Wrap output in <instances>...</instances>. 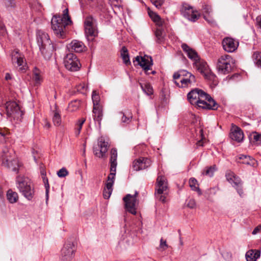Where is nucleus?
<instances>
[{
  "label": "nucleus",
  "instance_id": "1",
  "mask_svg": "<svg viewBox=\"0 0 261 261\" xmlns=\"http://www.w3.org/2000/svg\"><path fill=\"white\" fill-rule=\"evenodd\" d=\"M187 98L191 104L196 105L202 109L215 110L218 105L211 96L203 90L195 88L187 95Z\"/></svg>",
  "mask_w": 261,
  "mask_h": 261
},
{
  "label": "nucleus",
  "instance_id": "2",
  "mask_svg": "<svg viewBox=\"0 0 261 261\" xmlns=\"http://www.w3.org/2000/svg\"><path fill=\"white\" fill-rule=\"evenodd\" d=\"M72 23L68 15V9L63 11V17L55 15L51 21V29L55 36L60 39L66 38V27Z\"/></svg>",
  "mask_w": 261,
  "mask_h": 261
},
{
  "label": "nucleus",
  "instance_id": "3",
  "mask_svg": "<svg viewBox=\"0 0 261 261\" xmlns=\"http://www.w3.org/2000/svg\"><path fill=\"white\" fill-rule=\"evenodd\" d=\"M36 37L42 55L45 59L49 60L51 57L55 49L48 35L43 31L37 30Z\"/></svg>",
  "mask_w": 261,
  "mask_h": 261
},
{
  "label": "nucleus",
  "instance_id": "4",
  "mask_svg": "<svg viewBox=\"0 0 261 261\" xmlns=\"http://www.w3.org/2000/svg\"><path fill=\"white\" fill-rule=\"evenodd\" d=\"M16 182L20 193L28 200H32L35 191L30 179L26 177H17Z\"/></svg>",
  "mask_w": 261,
  "mask_h": 261
},
{
  "label": "nucleus",
  "instance_id": "5",
  "mask_svg": "<svg viewBox=\"0 0 261 261\" xmlns=\"http://www.w3.org/2000/svg\"><path fill=\"white\" fill-rule=\"evenodd\" d=\"M2 164L13 171L17 172L19 164L17 159L15 158L13 150L5 147L3 149Z\"/></svg>",
  "mask_w": 261,
  "mask_h": 261
},
{
  "label": "nucleus",
  "instance_id": "6",
  "mask_svg": "<svg viewBox=\"0 0 261 261\" xmlns=\"http://www.w3.org/2000/svg\"><path fill=\"white\" fill-rule=\"evenodd\" d=\"M156 188L155 195L159 200L163 202H166V195L167 194V183L164 176H158L156 179Z\"/></svg>",
  "mask_w": 261,
  "mask_h": 261
},
{
  "label": "nucleus",
  "instance_id": "7",
  "mask_svg": "<svg viewBox=\"0 0 261 261\" xmlns=\"http://www.w3.org/2000/svg\"><path fill=\"white\" fill-rule=\"evenodd\" d=\"M138 195V192L137 191H135L134 195L127 194L123 198L125 203V210L134 215H135L137 214L136 210L138 205V201L137 199Z\"/></svg>",
  "mask_w": 261,
  "mask_h": 261
},
{
  "label": "nucleus",
  "instance_id": "8",
  "mask_svg": "<svg viewBox=\"0 0 261 261\" xmlns=\"http://www.w3.org/2000/svg\"><path fill=\"white\" fill-rule=\"evenodd\" d=\"M84 28L87 37H94L97 35L96 20L92 15L86 17L84 21Z\"/></svg>",
  "mask_w": 261,
  "mask_h": 261
},
{
  "label": "nucleus",
  "instance_id": "9",
  "mask_svg": "<svg viewBox=\"0 0 261 261\" xmlns=\"http://www.w3.org/2000/svg\"><path fill=\"white\" fill-rule=\"evenodd\" d=\"M75 251V245L73 241L68 240L61 250L62 261H70Z\"/></svg>",
  "mask_w": 261,
  "mask_h": 261
},
{
  "label": "nucleus",
  "instance_id": "10",
  "mask_svg": "<svg viewBox=\"0 0 261 261\" xmlns=\"http://www.w3.org/2000/svg\"><path fill=\"white\" fill-rule=\"evenodd\" d=\"M6 111L9 117H13L14 119L18 118L22 115L18 105L15 101H9L6 103Z\"/></svg>",
  "mask_w": 261,
  "mask_h": 261
},
{
  "label": "nucleus",
  "instance_id": "11",
  "mask_svg": "<svg viewBox=\"0 0 261 261\" xmlns=\"http://www.w3.org/2000/svg\"><path fill=\"white\" fill-rule=\"evenodd\" d=\"M108 147V142L103 137H100L98 140V148L94 147L93 152L96 156L102 158L107 152Z\"/></svg>",
  "mask_w": 261,
  "mask_h": 261
},
{
  "label": "nucleus",
  "instance_id": "12",
  "mask_svg": "<svg viewBox=\"0 0 261 261\" xmlns=\"http://www.w3.org/2000/svg\"><path fill=\"white\" fill-rule=\"evenodd\" d=\"M226 177L228 181L237 189L238 193L240 196L243 194V190L241 188L242 182L241 179L236 176L234 173L229 171L226 174Z\"/></svg>",
  "mask_w": 261,
  "mask_h": 261
},
{
  "label": "nucleus",
  "instance_id": "13",
  "mask_svg": "<svg viewBox=\"0 0 261 261\" xmlns=\"http://www.w3.org/2000/svg\"><path fill=\"white\" fill-rule=\"evenodd\" d=\"M224 49L228 53L234 51L238 47L239 42L230 37H225L222 41Z\"/></svg>",
  "mask_w": 261,
  "mask_h": 261
},
{
  "label": "nucleus",
  "instance_id": "14",
  "mask_svg": "<svg viewBox=\"0 0 261 261\" xmlns=\"http://www.w3.org/2000/svg\"><path fill=\"white\" fill-rule=\"evenodd\" d=\"M151 165V161L147 158H140L134 161L133 168L135 171L143 170L149 167Z\"/></svg>",
  "mask_w": 261,
  "mask_h": 261
},
{
  "label": "nucleus",
  "instance_id": "15",
  "mask_svg": "<svg viewBox=\"0 0 261 261\" xmlns=\"http://www.w3.org/2000/svg\"><path fill=\"white\" fill-rule=\"evenodd\" d=\"M115 178V175H114V174H110L108 177L107 181L103 191V196L105 199H109L111 195Z\"/></svg>",
  "mask_w": 261,
  "mask_h": 261
},
{
  "label": "nucleus",
  "instance_id": "16",
  "mask_svg": "<svg viewBox=\"0 0 261 261\" xmlns=\"http://www.w3.org/2000/svg\"><path fill=\"white\" fill-rule=\"evenodd\" d=\"M229 137L231 140L240 143L243 141L244 135L241 128L235 125H233L230 130Z\"/></svg>",
  "mask_w": 261,
  "mask_h": 261
},
{
  "label": "nucleus",
  "instance_id": "17",
  "mask_svg": "<svg viewBox=\"0 0 261 261\" xmlns=\"http://www.w3.org/2000/svg\"><path fill=\"white\" fill-rule=\"evenodd\" d=\"M11 61L13 64H16L17 65H26V60L24 55L19 52L18 49H15L11 53Z\"/></svg>",
  "mask_w": 261,
  "mask_h": 261
},
{
  "label": "nucleus",
  "instance_id": "18",
  "mask_svg": "<svg viewBox=\"0 0 261 261\" xmlns=\"http://www.w3.org/2000/svg\"><path fill=\"white\" fill-rule=\"evenodd\" d=\"M134 65H152L153 61L151 56L145 55L137 56L133 59Z\"/></svg>",
  "mask_w": 261,
  "mask_h": 261
},
{
  "label": "nucleus",
  "instance_id": "19",
  "mask_svg": "<svg viewBox=\"0 0 261 261\" xmlns=\"http://www.w3.org/2000/svg\"><path fill=\"white\" fill-rule=\"evenodd\" d=\"M67 48L71 51L82 53L85 50L86 47L84 44L79 40H74L66 46Z\"/></svg>",
  "mask_w": 261,
  "mask_h": 261
},
{
  "label": "nucleus",
  "instance_id": "20",
  "mask_svg": "<svg viewBox=\"0 0 261 261\" xmlns=\"http://www.w3.org/2000/svg\"><path fill=\"white\" fill-rule=\"evenodd\" d=\"M182 14L185 18L193 22L197 20L199 17L198 12L194 11L191 7H185V9L182 10Z\"/></svg>",
  "mask_w": 261,
  "mask_h": 261
},
{
  "label": "nucleus",
  "instance_id": "21",
  "mask_svg": "<svg viewBox=\"0 0 261 261\" xmlns=\"http://www.w3.org/2000/svg\"><path fill=\"white\" fill-rule=\"evenodd\" d=\"M197 70L204 77V78L209 81H214L216 76L212 72L209 66H197Z\"/></svg>",
  "mask_w": 261,
  "mask_h": 261
},
{
  "label": "nucleus",
  "instance_id": "22",
  "mask_svg": "<svg viewBox=\"0 0 261 261\" xmlns=\"http://www.w3.org/2000/svg\"><path fill=\"white\" fill-rule=\"evenodd\" d=\"M64 65H82L79 59L73 53L66 55L64 58Z\"/></svg>",
  "mask_w": 261,
  "mask_h": 261
},
{
  "label": "nucleus",
  "instance_id": "23",
  "mask_svg": "<svg viewBox=\"0 0 261 261\" xmlns=\"http://www.w3.org/2000/svg\"><path fill=\"white\" fill-rule=\"evenodd\" d=\"M188 58L194 61L193 65H205L206 62L200 58L197 53L193 49H191L187 54Z\"/></svg>",
  "mask_w": 261,
  "mask_h": 261
},
{
  "label": "nucleus",
  "instance_id": "24",
  "mask_svg": "<svg viewBox=\"0 0 261 261\" xmlns=\"http://www.w3.org/2000/svg\"><path fill=\"white\" fill-rule=\"evenodd\" d=\"M117 151L116 149L113 148L111 150V157H110V173L114 174V175H116V167L117 165Z\"/></svg>",
  "mask_w": 261,
  "mask_h": 261
},
{
  "label": "nucleus",
  "instance_id": "25",
  "mask_svg": "<svg viewBox=\"0 0 261 261\" xmlns=\"http://www.w3.org/2000/svg\"><path fill=\"white\" fill-rule=\"evenodd\" d=\"M196 82L195 77L193 74H190L189 77H182L179 83H180V87H188Z\"/></svg>",
  "mask_w": 261,
  "mask_h": 261
},
{
  "label": "nucleus",
  "instance_id": "26",
  "mask_svg": "<svg viewBox=\"0 0 261 261\" xmlns=\"http://www.w3.org/2000/svg\"><path fill=\"white\" fill-rule=\"evenodd\" d=\"M190 74H192L184 70L175 72L173 75V82L177 87H180V83L177 81V80H180L182 77H189Z\"/></svg>",
  "mask_w": 261,
  "mask_h": 261
},
{
  "label": "nucleus",
  "instance_id": "27",
  "mask_svg": "<svg viewBox=\"0 0 261 261\" xmlns=\"http://www.w3.org/2000/svg\"><path fill=\"white\" fill-rule=\"evenodd\" d=\"M93 117L95 121L98 123L99 127L101 126V121L103 117L102 110L101 107H93Z\"/></svg>",
  "mask_w": 261,
  "mask_h": 261
},
{
  "label": "nucleus",
  "instance_id": "28",
  "mask_svg": "<svg viewBox=\"0 0 261 261\" xmlns=\"http://www.w3.org/2000/svg\"><path fill=\"white\" fill-rule=\"evenodd\" d=\"M260 252L257 250H250L246 253V258L247 261H256L259 257Z\"/></svg>",
  "mask_w": 261,
  "mask_h": 261
},
{
  "label": "nucleus",
  "instance_id": "29",
  "mask_svg": "<svg viewBox=\"0 0 261 261\" xmlns=\"http://www.w3.org/2000/svg\"><path fill=\"white\" fill-rule=\"evenodd\" d=\"M250 142L254 145L261 144V134L253 132L249 136Z\"/></svg>",
  "mask_w": 261,
  "mask_h": 261
},
{
  "label": "nucleus",
  "instance_id": "30",
  "mask_svg": "<svg viewBox=\"0 0 261 261\" xmlns=\"http://www.w3.org/2000/svg\"><path fill=\"white\" fill-rule=\"evenodd\" d=\"M120 57L124 64L126 65L130 64L128 50L125 46H123L121 48L120 50Z\"/></svg>",
  "mask_w": 261,
  "mask_h": 261
},
{
  "label": "nucleus",
  "instance_id": "31",
  "mask_svg": "<svg viewBox=\"0 0 261 261\" xmlns=\"http://www.w3.org/2000/svg\"><path fill=\"white\" fill-rule=\"evenodd\" d=\"M33 80L35 81L36 85L40 84L42 80L41 72L36 66L33 70Z\"/></svg>",
  "mask_w": 261,
  "mask_h": 261
},
{
  "label": "nucleus",
  "instance_id": "32",
  "mask_svg": "<svg viewBox=\"0 0 261 261\" xmlns=\"http://www.w3.org/2000/svg\"><path fill=\"white\" fill-rule=\"evenodd\" d=\"M7 198L11 203H14L17 201L18 196L16 192L13 191L12 190H9L7 191Z\"/></svg>",
  "mask_w": 261,
  "mask_h": 261
},
{
  "label": "nucleus",
  "instance_id": "33",
  "mask_svg": "<svg viewBox=\"0 0 261 261\" xmlns=\"http://www.w3.org/2000/svg\"><path fill=\"white\" fill-rule=\"evenodd\" d=\"M189 184L191 190L197 192L199 195L201 194V192L198 187V182L195 178H190L189 179Z\"/></svg>",
  "mask_w": 261,
  "mask_h": 261
},
{
  "label": "nucleus",
  "instance_id": "34",
  "mask_svg": "<svg viewBox=\"0 0 261 261\" xmlns=\"http://www.w3.org/2000/svg\"><path fill=\"white\" fill-rule=\"evenodd\" d=\"M240 159L242 160V163L250 166H254L255 160L250 156L241 155Z\"/></svg>",
  "mask_w": 261,
  "mask_h": 261
},
{
  "label": "nucleus",
  "instance_id": "35",
  "mask_svg": "<svg viewBox=\"0 0 261 261\" xmlns=\"http://www.w3.org/2000/svg\"><path fill=\"white\" fill-rule=\"evenodd\" d=\"M155 35L156 38V41L158 43L162 42L164 40L165 32L162 28H158L155 32Z\"/></svg>",
  "mask_w": 261,
  "mask_h": 261
},
{
  "label": "nucleus",
  "instance_id": "36",
  "mask_svg": "<svg viewBox=\"0 0 261 261\" xmlns=\"http://www.w3.org/2000/svg\"><path fill=\"white\" fill-rule=\"evenodd\" d=\"M53 122L55 126H59L61 124V115L57 110L53 112Z\"/></svg>",
  "mask_w": 261,
  "mask_h": 261
},
{
  "label": "nucleus",
  "instance_id": "37",
  "mask_svg": "<svg viewBox=\"0 0 261 261\" xmlns=\"http://www.w3.org/2000/svg\"><path fill=\"white\" fill-rule=\"evenodd\" d=\"M140 87L143 92L147 95H151L153 94V89L149 84H143L140 83Z\"/></svg>",
  "mask_w": 261,
  "mask_h": 261
},
{
  "label": "nucleus",
  "instance_id": "38",
  "mask_svg": "<svg viewBox=\"0 0 261 261\" xmlns=\"http://www.w3.org/2000/svg\"><path fill=\"white\" fill-rule=\"evenodd\" d=\"M252 59L256 65H261V52L254 51L252 56Z\"/></svg>",
  "mask_w": 261,
  "mask_h": 261
},
{
  "label": "nucleus",
  "instance_id": "39",
  "mask_svg": "<svg viewBox=\"0 0 261 261\" xmlns=\"http://www.w3.org/2000/svg\"><path fill=\"white\" fill-rule=\"evenodd\" d=\"M217 170L216 165L206 167L203 172V174L208 176L209 177H212L214 175V173Z\"/></svg>",
  "mask_w": 261,
  "mask_h": 261
},
{
  "label": "nucleus",
  "instance_id": "40",
  "mask_svg": "<svg viewBox=\"0 0 261 261\" xmlns=\"http://www.w3.org/2000/svg\"><path fill=\"white\" fill-rule=\"evenodd\" d=\"M41 174L42 175V179L43 181L44 184L45 188V194H46V199H48V193H49V185L48 181V179L46 177L45 174L44 173V171H41Z\"/></svg>",
  "mask_w": 261,
  "mask_h": 261
},
{
  "label": "nucleus",
  "instance_id": "41",
  "mask_svg": "<svg viewBox=\"0 0 261 261\" xmlns=\"http://www.w3.org/2000/svg\"><path fill=\"white\" fill-rule=\"evenodd\" d=\"M80 107V101L75 100L71 101L68 105V110L69 112H74L76 111Z\"/></svg>",
  "mask_w": 261,
  "mask_h": 261
},
{
  "label": "nucleus",
  "instance_id": "42",
  "mask_svg": "<svg viewBox=\"0 0 261 261\" xmlns=\"http://www.w3.org/2000/svg\"><path fill=\"white\" fill-rule=\"evenodd\" d=\"M9 134V132L5 128H0V142H4L8 138Z\"/></svg>",
  "mask_w": 261,
  "mask_h": 261
},
{
  "label": "nucleus",
  "instance_id": "43",
  "mask_svg": "<svg viewBox=\"0 0 261 261\" xmlns=\"http://www.w3.org/2000/svg\"><path fill=\"white\" fill-rule=\"evenodd\" d=\"M217 69L219 73L225 74L231 70V66H217Z\"/></svg>",
  "mask_w": 261,
  "mask_h": 261
},
{
  "label": "nucleus",
  "instance_id": "44",
  "mask_svg": "<svg viewBox=\"0 0 261 261\" xmlns=\"http://www.w3.org/2000/svg\"><path fill=\"white\" fill-rule=\"evenodd\" d=\"M92 99L93 102V107H100L98 105L99 96L95 91L92 92Z\"/></svg>",
  "mask_w": 261,
  "mask_h": 261
},
{
  "label": "nucleus",
  "instance_id": "45",
  "mask_svg": "<svg viewBox=\"0 0 261 261\" xmlns=\"http://www.w3.org/2000/svg\"><path fill=\"white\" fill-rule=\"evenodd\" d=\"M186 204L188 207L191 209H194L196 207V201L193 198L187 199L186 202Z\"/></svg>",
  "mask_w": 261,
  "mask_h": 261
},
{
  "label": "nucleus",
  "instance_id": "46",
  "mask_svg": "<svg viewBox=\"0 0 261 261\" xmlns=\"http://www.w3.org/2000/svg\"><path fill=\"white\" fill-rule=\"evenodd\" d=\"M145 148V145L144 144L136 146L134 148V153L136 155H139L143 151Z\"/></svg>",
  "mask_w": 261,
  "mask_h": 261
},
{
  "label": "nucleus",
  "instance_id": "47",
  "mask_svg": "<svg viewBox=\"0 0 261 261\" xmlns=\"http://www.w3.org/2000/svg\"><path fill=\"white\" fill-rule=\"evenodd\" d=\"M203 18L211 25H214L216 24V21L210 14H203Z\"/></svg>",
  "mask_w": 261,
  "mask_h": 261
},
{
  "label": "nucleus",
  "instance_id": "48",
  "mask_svg": "<svg viewBox=\"0 0 261 261\" xmlns=\"http://www.w3.org/2000/svg\"><path fill=\"white\" fill-rule=\"evenodd\" d=\"M119 115L121 117V122L124 123H128L130 121V119L132 117H127L126 115L122 112H120Z\"/></svg>",
  "mask_w": 261,
  "mask_h": 261
},
{
  "label": "nucleus",
  "instance_id": "49",
  "mask_svg": "<svg viewBox=\"0 0 261 261\" xmlns=\"http://www.w3.org/2000/svg\"><path fill=\"white\" fill-rule=\"evenodd\" d=\"M68 174V172L65 168H62L57 172V175L59 177H64Z\"/></svg>",
  "mask_w": 261,
  "mask_h": 261
},
{
  "label": "nucleus",
  "instance_id": "50",
  "mask_svg": "<svg viewBox=\"0 0 261 261\" xmlns=\"http://www.w3.org/2000/svg\"><path fill=\"white\" fill-rule=\"evenodd\" d=\"M227 62L223 63V65H232L237 64L236 60L233 59L230 56H227Z\"/></svg>",
  "mask_w": 261,
  "mask_h": 261
},
{
  "label": "nucleus",
  "instance_id": "51",
  "mask_svg": "<svg viewBox=\"0 0 261 261\" xmlns=\"http://www.w3.org/2000/svg\"><path fill=\"white\" fill-rule=\"evenodd\" d=\"M87 86L85 83L80 84L77 86V90L81 93H85L87 91Z\"/></svg>",
  "mask_w": 261,
  "mask_h": 261
},
{
  "label": "nucleus",
  "instance_id": "52",
  "mask_svg": "<svg viewBox=\"0 0 261 261\" xmlns=\"http://www.w3.org/2000/svg\"><path fill=\"white\" fill-rule=\"evenodd\" d=\"M4 3L7 8H14L16 6L15 0H4Z\"/></svg>",
  "mask_w": 261,
  "mask_h": 261
},
{
  "label": "nucleus",
  "instance_id": "53",
  "mask_svg": "<svg viewBox=\"0 0 261 261\" xmlns=\"http://www.w3.org/2000/svg\"><path fill=\"white\" fill-rule=\"evenodd\" d=\"M151 3L158 8H160L163 5L164 0H150Z\"/></svg>",
  "mask_w": 261,
  "mask_h": 261
},
{
  "label": "nucleus",
  "instance_id": "54",
  "mask_svg": "<svg viewBox=\"0 0 261 261\" xmlns=\"http://www.w3.org/2000/svg\"><path fill=\"white\" fill-rule=\"evenodd\" d=\"M85 121H86V119H85L84 118H82L79 119L76 124L75 128H76L79 130H81L82 126H83V124L84 123V122H85Z\"/></svg>",
  "mask_w": 261,
  "mask_h": 261
},
{
  "label": "nucleus",
  "instance_id": "55",
  "mask_svg": "<svg viewBox=\"0 0 261 261\" xmlns=\"http://www.w3.org/2000/svg\"><path fill=\"white\" fill-rule=\"evenodd\" d=\"M168 247L166 241L164 240L163 238L160 240V248L162 249V250H166Z\"/></svg>",
  "mask_w": 261,
  "mask_h": 261
},
{
  "label": "nucleus",
  "instance_id": "56",
  "mask_svg": "<svg viewBox=\"0 0 261 261\" xmlns=\"http://www.w3.org/2000/svg\"><path fill=\"white\" fill-rule=\"evenodd\" d=\"M7 35V31L4 24L0 22V35L5 36Z\"/></svg>",
  "mask_w": 261,
  "mask_h": 261
},
{
  "label": "nucleus",
  "instance_id": "57",
  "mask_svg": "<svg viewBox=\"0 0 261 261\" xmlns=\"http://www.w3.org/2000/svg\"><path fill=\"white\" fill-rule=\"evenodd\" d=\"M65 68L70 72H75L79 71L81 66H65Z\"/></svg>",
  "mask_w": 261,
  "mask_h": 261
},
{
  "label": "nucleus",
  "instance_id": "58",
  "mask_svg": "<svg viewBox=\"0 0 261 261\" xmlns=\"http://www.w3.org/2000/svg\"><path fill=\"white\" fill-rule=\"evenodd\" d=\"M212 12V8L208 5H205L203 8V14L207 15L210 14Z\"/></svg>",
  "mask_w": 261,
  "mask_h": 261
},
{
  "label": "nucleus",
  "instance_id": "59",
  "mask_svg": "<svg viewBox=\"0 0 261 261\" xmlns=\"http://www.w3.org/2000/svg\"><path fill=\"white\" fill-rule=\"evenodd\" d=\"M143 68V70H144L145 72L147 74H149L150 73H152L154 74L155 73V71L154 70L151 71V69L150 68L151 66H141Z\"/></svg>",
  "mask_w": 261,
  "mask_h": 261
},
{
  "label": "nucleus",
  "instance_id": "60",
  "mask_svg": "<svg viewBox=\"0 0 261 261\" xmlns=\"http://www.w3.org/2000/svg\"><path fill=\"white\" fill-rule=\"evenodd\" d=\"M149 15L154 22L160 20L161 18L159 15L154 13H149Z\"/></svg>",
  "mask_w": 261,
  "mask_h": 261
},
{
  "label": "nucleus",
  "instance_id": "61",
  "mask_svg": "<svg viewBox=\"0 0 261 261\" xmlns=\"http://www.w3.org/2000/svg\"><path fill=\"white\" fill-rule=\"evenodd\" d=\"M227 56L228 55H224L221 56L218 60V63L221 64V65H223V63L227 62Z\"/></svg>",
  "mask_w": 261,
  "mask_h": 261
},
{
  "label": "nucleus",
  "instance_id": "62",
  "mask_svg": "<svg viewBox=\"0 0 261 261\" xmlns=\"http://www.w3.org/2000/svg\"><path fill=\"white\" fill-rule=\"evenodd\" d=\"M181 47L183 50L187 54L188 52H189L192 48H191L187 44H183L181 45Z\"/></svg>",
  "mask_w": 261,
  "mask_h": 261
},
{
  "label": "nucleus",
  "instance_id": "63",
  "mask_svg": "<svg viewBox=\"0 0 261 261\" xmlns=\"http://www.w3.org/2000/svg\"><path fill=\"white\" fill-rule=\"evenodd\" d=\"M259 232H261V225L256 227L252 231V234L255 235Z\"/></svg>",
  "mask_w": 261,
  "mask_h": 261
},
{
  "label": "nucleus",
  "instance_id": "64",
  "mask_svg": "<svg viewBox=\"0 0 261 261\" xmlns=\"http://www.w3.org/2000/svg\"><path fill=\"white\" fill-rule=\"evenodd\" d=\"M156 25H158L159 27L163 26L164 21L160 18V19L155 22Z\"/></svg>",
  "mask_w": 261,
  "mask_h": 261
}]
</instances>
